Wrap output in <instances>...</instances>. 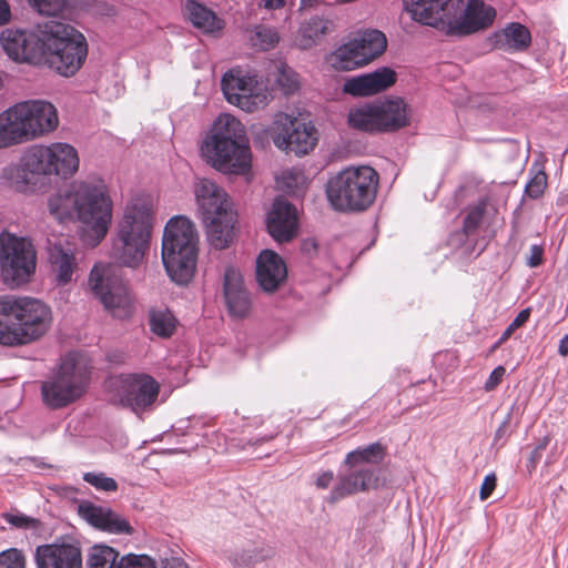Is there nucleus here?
I'll return each instance as SVG.
<instances>
[{"label": "nucleus", "mask_w": 568, "mask_h": 568, "mask_svg": "<svg viewBox=\"0 0 568 568\" xmlns=\"http://www.w3.org/2000/svg\"><path fill=\"white\" fill-rule=\"evenodd\" d=\"M413 20L434 27L448 36L464 37L488 28L496 11L483 0H404Z\"/></svg>", "instance_id": "f257e3e1"}, {"label": "nucleus", "mask_w": 568, "mask_h": 568, "mask_svg": "<svg viewBox=\"0 0 568 568\" xmlns=\"http://www.w3.org/2000/svg\"><path fill=\"white\" fill-rule=\"evenodd\" d=\"M49 211L58 220L77 216L92 237L100 242L108 233L112 219V202L102 181L73 182L49 199Z\"/></svg>", "instance_id": "f03ea898"}, {"label": "nucleus", "mask_w": 568, "mask_h": 568, "mask_svg": "<svg viewBox=\"0 0 568 568\" xmlns=\"http://www.w3.org/2000/svg\"><path fill=\"white\" fill-rule=\"evenodd\" d=\"M51 308L33 297H0V344L18 346L42 337L52 324Z\"/></svg>", "instance_id": "7ed1b4c3"}, {"label": "nucleus", "mask_w": 568, "mask_h": 568, "mask_svg": "<svg viewBox=\"0 0 568 568\" xmlns=\"http://www.w3.org/2000/svg\"><path fill=\"white\" fill-rule=\"evenodd\" d=\"M202 155L216 170L231 174H245L252 164L251 149L244 125L230 114L214 121L201 146Z\"/></svg>", "instance_id": "20e7f679"}, {"label": "nucleus", "mask_w": 568, "mask_h": 568, "mask_svg": "<svg viewBox=\"0 0 568 568\" xmlns=\"http://www.w3.org/2000/svg\"><path fill=\"white\" fill-rule=\"evenodd\" d=\"M154 223L153 205L149 197L131 199L118 223L112 255L123 266H140L150 248Z\"/></svg>", "instance_id": "39448f33"}, {"label": "nucleus", "mask_w": 568, "mask_h": 568, "mask_svg": "<svg viewBox=\"0 0 568 568\" xmlns=\"http://www.w3.org/2000/svg\"><path fill=\"white\" fill-rule=\"evenodd\" d=\"M194 194L210 244L216 250L229 247L236 235L237 213L227 193L215 182L199 179Z\"/></svg>", "instance_id": "423d86ee"}, {"label": "nucleus", "mask_w": 568, "mask_h": 568, "mask_svg": "<svg viewBox=\"0 0 568 568\" xmlns=\"http://www.w3.org/2000/svg\"><path fill=\"white\" fill-rule=\"evenodd\" d=\"M196 231L185 216L169 220L162 237V262L168 275L178 284L191 281L196 263Z\"/></svg>", "instance_id": "0eeeda50"}, {"label": "nucleus", "mask_w": 568, "mask_h": 568, "mask_svg": "<svg viewBox=\"0 0 568 568\" xmlns=\"http://www.w3.org/2000/svg\"><path fill=\"white\" fill-rule=\"evenodd\" d=\"M378 173L371 166L347 168L329 179L326 194L331 205L342 212H363L375 201Z\"/></svg>", "instance_id": "6e6552de"}, {"label": "nucleus", "mask_w": 568, "mask_h": 568, "mask_svg": "<svg viewBox=\"0 0 568 568\" xmlns=\"http://www.w3.org/2000/svg\"><path fill=\"white\" fill-rule=\"evenodd\" d=\"M88 43L70 24L50 20L44 23V55L50 69L63 77L74 75L85 62Z\"/></svg>", "instance_id": "1a4fd4ad"}, {"label": "nucleus", "mask_w": 568, "mask_h": 568, "mask_svg": "<svg viewBox=\"0 0 568 568\" xmlns=\"http://www.w3.org/2000/svg\"><path fill=\"white\" fill-rule=\"evenodd\" d=\"M89 379L87 365L75 354L67 355L41 383L43 404L50 409L69 406L85 393Z\"/></svg>", "instance_id": "9d476101"}, {"label": "nucleus", "mask_w": 568, "mask_h": 568, "mask_svg": "<svg viewBox=\"0 0 568 568\" xmlns=\"http://www.w3.org/2000/svg\"><path fill=\"white\" fill-rule=\"evenodd\" d=\"M23 163L33 176H73L80 164L77 149L67 142L36 144L23 153Z\"/></svg>", "instance_id": "9b49d317"}, {"label": "nucleus", "mask_w": 568, "mask_h": 568, "mask_svg": "<svg viewBox=\"0 0 568 568\" xmlns=\"http://www.w3.org/2000/svg\"><path fill=\"white\" fill-rule=\"evenodd\" d=\"M37 253L32 243L13 233H0V277L9 287L30 281L36 272Z\"/></svg>", "instance_id": "f8f14e48"}, {"label": "nucleus", "mask_w": 568, "mask_h": 568, "mask_svg": "<svg viewBox=\"0 0 568 568\" xmlns=\"http://www.w3.org/2000/svg\"><path fill=\"white\" fill-rule=\"evenodd\" d=\"M226 101L245 112L263 109L268 103V91L264 80L241 69H231L221 81Z\"/></svg>", "instance_id": "ddd939ff"}, {"label": "nucleus", "mask_w": 568, "mask_h": 568, "mask_svg": "<svg viewBox=\"0 0 568 568\" xmlns=\"http://www.w3.org/2000/svg\"><path fill=\"white\" fill-rule=\"evenodd\" d=\"M89 285L103 306L116 317L129 313L130 297L122 278L113 266L95 265L90 273Z\"/></svg>", "instance_id": "4468645a"}, {"label": "nucleus", "mask_w": 568, "mask_h": 568, "mask_svg": "<svg viewBox=\"0 0 568 568\" xmlns=\"http://www.w3.org/2000/svg\"><path fill=\"white\" fill-rule=\"evenodd\" d=\"M272 139L274 144L296 155L307 154L317 142L316 130L288 114H277L274 120Z\"/></svg>", "instance_id": "2eb2a0df"}, {"label": "nucleus", "mask_w": 568, "mask_h": 568, "mask_svg": "<svg viewBox=\"0 0 568 568\" xmlns=\"http://www.w3.org/2000/svg\"><path fill=\"white\" fill-rule=\"evenodd\" d=\"M28 141L53 132L59 125L57 108L44 100H28L14 104Z\"/></svg>", "instance_id": "dca6fc26"}, {"label": "nucleus", "mask_w": 568, "mask_h": 568, "mask_svg": "<svg viewBox=\"0 0 568 568\" xmlns=\"http://www.w3.org/2000/svg\"><path fill=\"white\" fill-rule=\"evenodd\" d=\"M4 52L17 62L38 63L44 55V27L40 33L20 29H6L1 32Z\"/></svg>", "instance_id": "f3484780"}, {"label": "nucleus", "mask_w": 568, "mask_h": 568, "mask_svg": "<svg viewBox=\"0 0 568 568\" xmlns=\"http://www.w3.org/2000/svg\"><path fill=\"white\" fill-rule=\"evenodd\" d=\"M120 402L139 414L153 405L156 400L160 386L158 382L145 374L128 375L120 381Z\"/></svg>", "instance_id": "a211bd4d"}, {"label": "nucleus", "mask_w": 568, "mask_h": 568, "mask_svg": "<svg viewBox=\"0 0 568 568\" xmlns=\"http://www.w3.org/2000/svg\"><path fill=\"white\" fill-rule=\"evenodd\" d=\"M78 513L88 524L102 531L116 535H132L134 532L129 520L110 507L83 500L78 506Z\"/></svg>", "instance_id": "6ab92c4d"}, {"label": "nucleus", "mask_w": 568, "mask_h": 568, "mask_svg": "<svg viewBox=\"0 0 568 568\" xmlns=\"http://www.w3.org/2000/svg\"><path fill=\"white\" fill-rule=\"evenodd\" d=\"M378 474L372 467L349 468L338 476L337 483L331 490L328 503L335 504L359 491H367L378 487Z\"/></svg>", "instance_id": "aec40b11"}, {"label": "nucleus", "mask_w": 568, "mask_h": 568, "mask_svg": "<svg viewBox=\"0 0 568 568\" xmlns=\"http://www.w3.org/2000/svg\"><path fill=\"white\" fill-rule=\"evenodd\" d=\"M396 82V72L383 67L345 80L343 92L352 97H369L387 90Z\"/></svg>", "instance_id": "412c9836"}, {"label": "nucleus", "mask_w": 568, "mask_h": 568, "mask_svg": "<svg viewBox=\"0 0 568 568\" xmlns=\"http://www.w3.org/2000/svg\"><path fill=\"white\" fill-rule=\"evenodd\" d=\"M266 226L276 242L291 241L297 233L296 209L282 197L275 199L267 214Z\"/></svg>", "instance_id": "4be33fe9"}, {"label": "nucleus", "mask_w": 568, "mask_h": 568, "mask_svg": "<svg viewBox=\"0 0 568 568\" xmlns=\"http://www.w3.org/2000/svg\"><path fill=\"white\" fill-rule=\"evenodd\" d=\"M34 561L37 568H82L81 550L71 544L38 546Z\"/></svg>", "instance_id": "5701e85b"}, {"label": "nucleus", "mask_w": 568, "mask_h": 568, "mask_svg": "<svg viewBox=\"0 0 568 568\" xmlns=\"http://www.w3.org/2000/svg\"><path fill=\"white\" fill-rule=\"evenodd\" d=\"M223 295L227 311L233 317H245L251 308V297L241 272L229 266L223 277Z\"/></svg>", "instance_id": "b1692460"}, {"label": "nucleus", "mask_w": 568, "mask_h": 568, "mask_svg": "<svg viewBox=\"0 0 568 568\" xmlns=\"http://www.w3.org/2000/svg\"><path fill=\"white\" fill-rule=\"evenodd\" d=\"M49 263L58 285H65L72 281L78 270V262L74 255V246L67 239H59L55 242L49 241Z\"/></svg>", "instance_id": "393cba45"}, {"label": "nucleus", "mask_w": 568, "mask_h": 568, "mask_svg": "<svg viewBox=\"0 0 568 568\" xmlns=\"http://www.w3.org/2000/svg\"><path fill=\"white\" fill-rule=\"evenodd\" d=\"M286 277V264L277 253L264 250L258 254L256 258V281L263 291H276Z\"/></svg>", "instance_id": "a878e982"}, {"label": "nucleus", "mask_w": 568, "mask_h": 568, "mask_svg": "<svg viewBox=\"0 0 568 568\" xmlns=\"http://www.w3.org/2000/svg\"><path fill=\"white\" fill-rule=\"evenodd\" d=\"M382 133L396 132L409 124L410 110L400 98L375 101Z\"/></svg>", "instance_id": "bb28decb"}, {"label": "nucleus", "mask_w": 568, "mask_h": 568, "mask_svg": "<svg viewBox=\"0 0 568 568\" xmlns=\"http://www.w3.org/2000/svg\"><path fill=\"white\" fill-rule=\"evenodd\" d=\"M16 106L0 113V150L28 142Z\"/></svg>", "instance_id": "cd10ccee"}, {"label": "nucleus", "mask_w": 568, "mask_h": 568, "mask_svg": "<svg viewBox=\"0 0 568 568\" xmlns=\"http://www.w3.org/2000/svg\"><path fill=\"white\" fill-rule=\"evenodd\" d=\"M378 115L375 102H366L349 109L347 122L352 129L357 131L382 133Z\"/></svg>", "instance_id": "c85d7f7f"}, {"label": "nucleus", "mask_w": 568, "mask_h": 568, "mask_svg": "<svg viewBox=\"0 0 568 568\" xmlns=\"http://www.w3.org/2000/svg\"><path fill=\"white\" fill-rule=\"evenodd\" d=\"M327 62L336 71H351L367 64L354 39L333 51Z\"/></svg>", "instance_id": "c756f323"}, {"label": "nucleus", "mask_w": 568, "mask_h": 568, "mask_svg": "<svg viewBox=\"0 0 568 568\" xmlns=\"http://www.w3.org/2000/svg\"><path fill=\"white\" fill-rule=\"evenodd\" d=\"M185 10L192 24L205 33L219 32L224 28V21L214 11L194 0L186 1Z\"/></svg>", "instance_id": "7c9ffc66"}, {"label": "nucleus", "mask_w": 568, "mask_h": 568, "mask_svg": "<svg viewBox=\"0 0 568 568\" xmlns=\"http://www.w3.org/2000/svg\"><path fill=\"white\" fill-rule=\"evenodd\" d=\"M530 41L529 30L520 23H510L495 34V45L503 50L521 51L528 48Z\"/></svg>", "instance_id": "2f4dec72"}, {"label": "nucleus", "mask_w": 568, "mask_h": 568, "mask_svg": "<svg viewBox=\"0 0 568 568\" xmlns=\"http://www.w3.org/2000/svg\"><path fill=\"white\" fill-rule=\"evenodd\" d=\"M353 39L367 64L383 54L387 48L386 36L379 30H365L358 32Z\"/></svg>", "instance_id": "473e14b6"}, {"label": "nucleus", "mask_w": 568, "mask_h": 568, "mask_svg": "<svg viewBox=\"0 0 568 568\" xmlns=\"http://www.w3.org/2000/svg\"><path fill=\"white\" fill-rule=\"evenodd\" d=\"M386 455L385 447L381 443H373L349 452L344 464L349 468L371 467L383 462Z\"/></svg>", "instance_id": "72a5a7b5"}, {"label": "nucleus", "mask_w": 568, "mask_h": 568, "mask_svg": "<svg viewBox=\"0 0 568 568\" xmlns=\"http://www.w3.org/2000/svg\"><path fill=\"white\" fill-rule=\"evenodd\" d=\"M332 22L321 17H313L300 27L297 44L301 49L315 45L331 30Z\"/></svg>", "instance_id": "f704fd0d"}, {"label": "nucleus", "mask_w": 568, "mask_h": 568, "mask_svg": "<svg viewBox=\"0 0 568 568\" xmlns=\"http://www.w3.org/2000/svg\"><path fill=\"white\" fill-rule=\"evenodd\" d=\"M274 554L273 547L263 544L252 549L235 550L227 558L235 567H251L272 558Z\"/></svg>", "instance_id": "c9c22d12"}, {"label": "nucleus", "mask_w": 568, "mask_h": 568, "mask_svg": "<svg viewBox=\"0 0 568 568\" xmlns=\"http://www.w3.org/2000/svg\"><path fill=\"white\" fill-rule=\"evenodd\" d=\"M176 318L168 308H152L149 312V324L152 333L168 338L176 328Z\"/></svg>", "instance_id": "e433bc0d"}, {"label": "nucleus", "mask_w": 568, "mask_h": 568, "mask_svg": "<svg viewBox=\"0 0 568 568\" xmlns=\"http://www.w3.org/2000/svg\"><path fill=\"white\" fill-rule=\"evenodd\" d=\"M119 552L106 545H94L87 558L88 568H118Z\"/></svg>", "instance_id": "4c0bfd02"}, {"label": "nucleus", "mask_w": 568, "mask_h": 568, "mask_svg": "<svg viewBox=\"0 0 568 568\" xmlns=\"http://www.w3.org/2000/svg\"><path fill=\"white\" fill-rule=\"evenodd\" d=\"M32 175L29 170H27L23 163V156L20 160V164H10L3 168L1 173V179L13 190L18 192H23L27 190L30 178Z\"/></svg>", "instance_id": "58836bf2"}, {"label": "nucleus", "mask_w": 568, "mask_h": 568, "mask_svg": "<svg viewBox=\"0 0 568 568\" xmlns=\"http://www.w3.org/2000/svg\"><path fill=\"white\" fill-rule=\"evenodd\" d=\"M250 41L254 48L267 51L278 43L280 36L275 28L260 24L252 31Z\"/></svg>", "instance_id": "ea45409f"}, {"label": "nucleus", "mask_w": 568, "mask_h": 568, "mask_svg": "<svg viewBox=\"0 0 568 568\" xmlns=\"http://www.w3.org/2000/svg\"><path fill=\"white\" fill-rule=\"evenodd\" d=\"M531 174L525 186V194L530 199H538L547 187V174L542 170L531 171Z\"/></svg>", "instance_id": "a19ab883"}, {"label": "nucleus", "mask_w": 568, "mask_h": 568, "mask_svg": "<svg viewBox=\"0 0 568 568\" xmlns=\"http://www.w3.org/2000/svg\"><path fill=\"white\" fill-rule=\"evenodd\" d=\"M30 6L44 16H57L61 13L68 0H28Z\"/></svg>", "instance_id": "79ce46f5"}, {"label": "nucleus", "mask_w": 568, "mask_h": 568, "mask_svg": "<svg viewBox=\"0 0 568 568\" xmlns=\"http://www.w3.org/2000/svg\"><path fill=\"white\" fill-rule=\"evenodd\" d=\"M83 480L99 490L115 491L118 489L116 481L103 473H85Z\"/></svg>", "instance_id": "37998d69"}, {"label": "nucleus", "mask_w": 568, "mask_h": 568, "mask_svg": "<svg viewBox=\"0 0 568 568\" xmlns=\"http://www.w3.org/2000/svg\"><path fill=\"white\" fill-rule=\"evenodd\" d=\"M118 568H156V566L146 555L128 554L119 558Z\"/></svg>", "instance_id": "c03bdc74"}, {"label": "nucleus", "mask_w": 568, "mask_h": 568, "mask_svg": "<svg viewBox=\"0 0 568 568\" xmlns=\"http://www.w3.org/2000/svg\"><path fill=\"white\" fill-rule=\"evenodd\" d=\"M26 557L21 550L10 548L0 552V568H24Z\"/></svg>", "instance_id": "a18cd8bd"}, {"label": "nucleus", "mask_w": 568, "mask_h": 568, "mask_svg": "<svg viewBox=\"0 0 568 568\" xmlns=\"http://www.w3.org/2000/svg\"><path fill=\"white\" fill-rule=\"evenodd\" d=\"M530 317V308H525L518 313V315L514 318V321L507 326V328L504 331L499 339L497 341L495 348L500 346L503 343H505L511 334L523 326Z\"/></svg>", "instance_id": "49530a36"}, {"label": "nucleus", "mask_w": 568, "mask_h": 568, "mask_svg": "<svg viewBox=\"0 0 568 568\" xmlns=\"http://www.w3.org/2000/svg\"><path fill=\"white\" fill-rule=\"evenodd\" d=\"M485 209L483 205L474 206L469 210L464 220V232L468 235L477 230L483 221Z\"/></svg>", "instance_id": "de8ad7c7"}, {"label": "nucleus", "mask_w": 568, "mask_h": 568, "mask_svg": "<svg viewBox=\"0 0 568 568\" xmlns=\"http://www.w3.org/2000/svg\"><path fill=\"white\" fill-rule=\"evenodd\" d=\"M276 81L286 93H292L298 89L297 75L290 68L283 67L278 72Z\"/></svg>", "instance_id": "09e8293b"}, {"label": "nucleus", "mask_w": 568, "mask_h": 568, "mask_svg": "<svg viewBox=\"0 0 568 568\" xmlns=\"http://www.w3.org/2000/svg\"><path fill=\"white\" fill-rule=\"evenodd\" d=\"M2 517L4 518V520L8 524H10L17 528H29V527H32L36 523V520L33 518L28 517L22 514L6 513V514H3Z\"/></svg>", "instance_id": "8fccbe9b"}, {"label": "nucleus", "mask_w": 568, "mask_h": 568, "mask_svg": "<svg viewBox=\"0 0 568 568\" xmlns=\"http://www.w3.org/2000/svg\"><path fill=\"white\" fill-rule=\"evenodd\" d=\"M496 475L494 473L488 474L480 486L479 497L481 500H486L494 491L496 487Z\"/></svg>", "instance_id": "3c124183"}, {"label": "nucleus", "mask_w": 568, "mask_h": 568, "mask_svg": "<svg viewBox=\"0 0 568 568\" xmlns=\"http://www.w3.org/2000/svg\"><path fill=\"white\" fill-rule=\"evenodd\" d=\"M506 369L503 366H497L489 375L485 383V389L490 392L497 387V385L501 382Z\"/></svg>", "instance_id": "603ef678"}, {"label": "nucleus", "mask_w": 568, "mask_h": 568, "mask_svg": "<svg viewBox=\"0 0 568 568\" xmlns=\"http://www.w3.org/2000/svg\"><path fill=\"white\" fill-rule=\"evenodd\" d=\"M544 251L539 245H532L527 257V265L530 267H537L542 262Z\"/></svg>", "instance_id": "864d4df0"}, {"label": "nucleus", "mask_w": 568, "mask_h": 568, "mask_svg": "<svg viewBox=\"0 0 568 568\" xmlns=\"http://www.w3.org/2000/svg\"><path fill=\"white\" fill-rule=\"evenodd\" d=\"M334 479V474L331 470L318 473L315 479V485L317 488L326 489L329 487Z\"/></svg>", "instance_id": "5fc2aeb1"}, {"label": "nucleus", "mask_w": 568, "mask_h": 568, "mask_svg": "<svg viewBox=\"0 0 568 568\" xmlns=\"http://www.w3.org/2000/svg\"><path fill=\"white\" fill-rule=\"evenodd\" d=\"M161 568H189L187 564L178 557L164 558Z\"/></svg>", "instance_id": "6e6d98bb"}, {"label": "nucleus", "mask_w": 568, "mask_h": 568, "mask_svg": "<svg viewBox=\"0 0 568 568\" xmlns=\"http://www.w3.org/2000/svg\"><path fill=\"white\" fill-rule=\"evenodd\" d=\"M510 423V417L507 416L505 420L499 425L495 433V443H498L500 439L505 438L507 435V429Z\"/></svg>", "instance_id": "4d7b16f0"}, {"label": "nucleus", "mask_w": 568, "mask_h": 568, "mask_svg": "<svg viewBox=\"0 0 568 568\" xmlns=\"http://www.w3.org/2000/svg\"><path fill=\"white\" fill-rule=\"evenodd\" d=\"M10 19V8L6 0H0V26Z\"/></svg>", "instance_id": "13d9d810"}, {"label": "nucleus", "mask_w": 568, "mask_h": 568, "mask_svg": "<svg viewBox=\"0 0 568 568\" xmlns=\"http://www.w3.org/2000/svg\"><path fill=\"white\" fill-rule=\"evenodd\" d=\"M541 456H542V452L534 448V450L531 452L530 457L528 459V463H529L528 467L530 470L536 468L537 464L541 459Z\"/></svg>", "instance_id": "bf43d9fd"}, {"label": "nucleus", "mask_w": 568, "mask_h": 568, "mask_svg": "<svg viewBox=\"0 0 568 568\" xmlns=\"http://www.w3.org/2000/svg\"><path fill=\"white\" fill-rule=\"evenodd\" d=\"M266 9H281L286 4V0H262Z\"/></svg>", "instance_id": "052dcab7"}, {"label": "nucleus", "mask_w": 568, "mask_h": 568, "mask_svg": "<svg viewBox=\"0 0 568 568\" xmlns=\"http://www.w3.org/2000/svg\"><path fill=\"white\" fill-rule=\"evenodd\" d=\"M558 353L562 357H566L568 355V334L560 339L558 345Z\"/></svg>", "instance_id": "680f3d73"}, {"label": "nucleus", "mask_w": 568, "mask_h": 568, "mask_svg": "<svg viewBox=\"0 0 568 568\" xmlns=\"http://www.w3.org/2000/svg\"><path fill=\"white\" fill-rule=\"evenodd\" d=\"M550 443V437L549 436H545L542 439H540V442L536 445V449L540 450V452H544L548 444Z\"/></svg>", "instance_id": "e2e57ef3"}, {"label": "nucleus", "mask_w": 568, "mask_h": 568, "mask_svg": "<svg viewBox=\"0 0 568 568\" xmlns=\"http://www.w3.org/2000/svg\"><path fill=\"white\" fill-rule=\"evenodd\" d=\"M311 245H312V247H314V248H315V244H314L313 242H312V243L305 242V243H304V248H305V250L311 248Z\"/></svg>", "instance_id": "0e129e2a"}, {"label": "nucleus", "mask_w": 568, "mask_h": 568, "mask_svg": "<svg viewBox=\"0 0 568 568\" xmlns=\"http://www.w3.org/2000/svg\"><path fill=\"white\" fill-rule=\"evenodd\" d=\"M311 245H312V247H314V248H315V244H314L313 242H312V243L305 242V243H304V248H305V250L311 248Z\"/></svg>", "instance_id": "69168bd1"}]
</instances>
